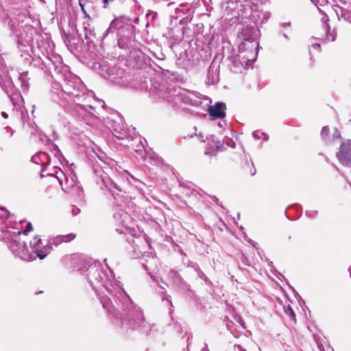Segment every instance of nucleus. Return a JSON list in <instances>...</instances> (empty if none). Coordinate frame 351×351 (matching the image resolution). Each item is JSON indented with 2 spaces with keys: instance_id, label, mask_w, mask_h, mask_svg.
Returning a JSON list of instances; mask_svg holds the SVG:
<instances>
[{
  "instance_id": "423d86ee",
  "label": "nucleus",
  "mask_w": 351,
  "mask_h": 351,
  "mask_svg": "<svg viewBox=\"0 0 351 351\" xmlns=\"http://www.w3.org/2000/svg\"><path fill=\"white\" fill-rule=\"evenodd\" d=\"M75 238V234L71 233L66 235L58 236L55 238L56 244H59L62 242H69Z\"/></svg>"
},
{
  "instance_id": "20e7f679",
  "label": "nucleus",
  "mask_w": 351,
  "mask_h": 351,
  "mask_svg": "<svg viewBox=\"0 0 351 351\" xmlns=\"http://www.w3.org/2000/svg\"><path fill=\"white\" fill-rule=\"evenodd\" d=\"M337 156L343 165H348L351 163V141H346L341 144Z\"/></svg>"
},
{
  "instance_id": "f03ea898",
  "label": "nucleus",
  "mask_w": 351,
  "mask_h": 351,
  "mask_svg": "<svg viewBox=\"0 0 351 351\" xmlns=\"http://www.w3.org/2000/svg\"><path fill=\"white\" fill-rule=\"evenodd\" d=\"M21 232H18L14 241L10 245V249L16 255L25 261H32L35 259V256L30 253L27 247L24 240L20 237Z\"/></svg>"
},
{
  "instance_id": "7ed1b4c3",
  "label": "nucleus",
  "mask_w": 351,
  "mask_h": 351,
  "mask_svg": "<svg viewBox=\"0 0 351 351\" xmlns=\"http://www.w3.org/2000/svg\"><path fill=\"white\" fill-rule=\"evenodd\" d=\"M29 245L32 250L30 253L35 256V258L38 257L40 259H43L50 252V247L48 245H43L41 239L37 236L30 241Z\"/></svg>"
},
{
  "instance_id": "f3484780",
  "label": "nucleus",
  "mask_w": 351,
  "mask_h": 351,
  "mask_svg": "<svg viewBox=\"0 0 351 351\" xmlns=\"http://www.w3.org/2000/svg\"><path fill=\"white\" fill-rule=\"evenodd\" d=\"M184 20H185V19L180 20V23H182Z\"/></svg>"
},
{
  "instance_id": "0eeeda50",
  "label": "nucleus",
  "mask_w": 351,
  "mask_h": 351,
  "mask_svg": "<svg viewBox=\"0 0 351 351\" xmlns=\"http://www.w3.org/2000/svg\"><path fill=\"white\" fill-rule=\"evenodd\" d=\"M253 136L256 138H261L262 137H263L265 141H267L268 139V137L267 136L266 134H265L264 133L259 134L257 132H253Z\"/></svg>"
},
{
  "instance_id": "6e6552de",
  "label": "nucleus",
  "mask_w": 351,
  "mask_h": 351,
  "mask_svg": "<svg viewBox=\"0 0 351 351\" xmlns=\"http://www.w3.org/2000/svg\"><path fill=\"white\" fill-rule=\"evenodd\" d=\"M285 311L287 315H289L291 317H294V312L289 306H288L287 307H285Z\"/></svg>"
},
{
  "instance_id": "4468645a",
  "label": "nucleus",
  "mask_w": 351,
  "mask_h": 351,
  "mask_svg": "<svg viewBox=\"0 0 351 351\" xmlns=\"http://www.w3.org/2000/svg\"><path fill=\"white\" fill-rule=\"evenodd\" d=\"M221 145L220 142H218L217 144H216V147L219 148Z\"/></svg>"
},
{
  "instance_id": "1a4fd4ad",
  "label": "nucleus",
  "mask_w": 351,
  "mask_h": 351,
  "mask_svg": "<svg viewBox=\"0 0 351 351\" xmlns=\"http://www.w3.org/2000/svg\"><path fill=\"white\" fill-rule=\"evenodd\" d=\"M1 210L3 213L0 215V219L6 218L8 216V211L5 208H1Z\"/></svg>"
},
{
  "instance_id": "39448f33",
  "label": "nucleus",
  "mask_w": 351,
  "mask_h": 351,
  "mask_svg": "<svg viewBox=\"0 0 351 351\" xmlns=\"http://www.w3.org/2000/svg\"><path fill=\"white\" fill-rule=\"evenodd\" d=\"M209 114L213 118H223L225 117V107L222 102H217L209 108Z\"/></svg>"
},
{
  "instance_id": "2eb2a0df",
  "label": "nucleus",
  "mask_w": 351,
  "mask_h": 351,
  "mask_svg": "<svg viewBox=\"0 0 351 351\" xmlns=\"http://www.w3.org/2000/svg\"><path fill=\"white\" fill-rule=\"evenodd\" d=\"M285 25V26H288V27H289V26H290V23H287H287H285V25Z\"/></svg>"
},
{
  "instance_id": "dca6fc26",
  "label": "nucleus",
  "mask_w": 351,
  "mask_h": 351,
  "mask_svg": "<svg viewBox=\"0 0 351 351\" xmlns=\"http://www.w3.org/2000/svg\"><path fill=\"white\" fill-rule=\"evenodd\" d=\"M191 18H186V21H191Z\"/></svg>"
},
{
  "instance_id": "9b49d317",
  "label": "nucleus",
  "mask_w": 351,
  "mask_h": 351,
  "mask_svg": "<svg viewBox=\"0 0 351 351\" xmlns=\"http://www.w3.org/2000/svg\"><path fill=\"white\" fill-rule=\"evenodd\" d=\"M33 229L32 226L30 223H28L26 229L23 232L24 234H27L28 232L32 231Z\"/></svg>"
},
{
  "instance_id": "f8f14e48",
  "label": "nucleus",
  "mask_w": 351,
  "mask_h": 351,
  "mask_svg": "<svg viewBox=\"0 0 351 351\" xmlns=\"http://www.w3.org/2000/svg\"><path fill=\"white\" fill-rule=\"evenodd\" d=\"M1 114H2V116H3L4 118H7V117H8V114H7L5 112H3L1 113Z\"/></svg>"
},
{
  "instance_id": "ddd939ff",
  "label": "nucleus",
  "mask_w": 351,
  "mask_h": 351,
  "mask_svg": "<svg viewBox=\"0 0 351 351\" xmlns=\"http://www.w3.org/2000/svg\"><path fill=\"white\" fill-rule=\"evenodd\" d=\"M319 46H320V45H319V44H315V45H313V47L314 48H315V49H317V48L319 47Z\"/></svg>"
},
{
  "instance_id": "f257e3e1",
  "label": "nucleus",
  "mask_w": 351,
  "mask_h": 351,
  "mask_svg": "<svg viewBox=\"0 0 351 351\" xmlns=\"http://www.w3.org/2000/svg\"><path fill=\"white\" fill-rule=\"evenodd\" d=\"M254 28H246L239 33V36L243 39L239 45L238 56L241 63L248 67L255 61L258 54V43L252 38Z\"/></svg>"
},
{
  "instance_id": "9d476101",
  "label": "nucleus",
  "mask_w": 351,
  "mask_h": 351,
  "mask_svg": "<svg viewBox=\"0 0 351 351\" xmlns=\"http://www.w3.org/2000/svg\"><path fill=\"white\" fill-rule=\"evenodd\" d=\"M328 133V128L327 126H325L322 128L321 131V134L322 136H326Z\"/></svg>"
}]
</instances>
